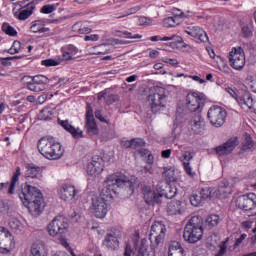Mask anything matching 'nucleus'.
Here are the masks:
<instances>
[{
	"instance_id": "40",
	"label": "nucleus",
	"mask_w": 256,
	"mask_h": 256,
	"mask_svg": "<svg viewBox=\"0 0 256 256\" xmlns=\"http://www.w3.org/2000/svg\"><path fill=\"white\" fill-rule=\"evenodd\" d=\"M33 83H36V85H40L45 89V85L49 83V78H47L45 75H36L32 78Z\"/></svg>"
},
{
	"instance_id": "52",
	"label": "nucleus",
	"mask_w": 256,
	"mask_h": 256,
	"mask_svg": "<svg viewBox=\"0 0 256 256\" xmlns=\"http://www.w3.org/2000/svg\"><path fill=\"white\" fill-rule=\"evenodd\" d=\"M120 37H124L125 39H142L143 38L141 34H133L128 31L122 32V34H120Z\"/></svg>"
},
{
	"instance_id": "13",
	"label": "nucleus",
	"mask_w": 256,
	"mask_h": 256,
	"mask_svg": "<svg viewBox=\"0 0 256 256\" xmlns=\"http://www.w3.org/2000/svg\"><path fill=\"white\" fill-rule=\"evenodd\" d=\"M225 91L226 93H229L233 99H235V101L238 103V105H240V107H242V109H245V107H247V109H251L253 107V97L251 94L238 96L237 92H235V90H233L231 87L226 88Z\"/></svg>"
},
{
	"instance_id": "2",
	"label": "nucleus",
	"mask_w": 256,
	"mask_h": 256,
	"mask_svg": "<svg viewBox=\"0 0 256 256\" xmlns=\"http://www.w3.org/2000/svg\"><path fill=\"white\" fill-rule=\"evenodd\" d=\"M125 187H128L130 191H133V182L123 173L117 172L108 176L101 195L93 196L91 199L92 202L89 208L90 213H92L96 219H105L109 212L107 199H113V195H117V190L125 189Z\"/></svg>"
},
{
	"instance_id": "44",
	"label": "nucleus",
	"mask_w": 256,
	"mask_h": 256,
	"mask_svg": "<svg viewBox=\"0 0 256 256\" xmlns=\"http://www.w3.org/2000/svg\"><path fill=\"white\" fill-rule=\"evenodd\" d=\"M203 201L204 200L201 198V194L193 193L190 196V203L193 205V207H199Z\"/></svg>"
},
{
	"instance_id": "50",
	"label": "nucleus",
	"mask_w": 256,
	"mask_h": 256,
	"mask_svg": "<svg viewBox=\"0 0 256 256\" xmlns=\"http://www.w3.org/2000/svg\"><path fill=\"white\" fill-rule=\"evenodd\" d=\"M180 161L182 165L185 163H191V161H193V154L190 151L184 152L183 155L180 157Z\"/></svg>"
},
{
	"instance_id": "25",
	"label": "nucleus",
	"mask_w": 256,
	"mask_h": 256,
	"mask_svg": "<svg viewBox=\"0 0 256 256\" xmlns=\"http://www.w3.org/2000/svg\"><path fill=\"white\" fill-rule=\"evenodd\" d=\"M46 21L44 19L34 20L31 23L30 31L31 33H48V31H51L50 28H47Z\"/></svg>"
},
{
	"instance_id": "31",
	"label": "nucleus",
	"mask_w": 256,
	"mask_h": 256,
	"mask_svg": "<svg viewBox=\"0 0 256 256\" xmlns=\"http://www.w3.org/2000/svg\"><path fill=\"white\" fill-rule=\"evenodd\" d=\"M85 127L88 135H99V127L95 119L86 120Z\"/></svg>"
},
{
	"instance_id": "35",
	"label": "nucleus",
	"mask_w": 256,
	"mask_h": 256,
	"mask_svg": "<svg viewBox=\"0 0 256 256\" xmlns=\"http://www.w3.org/2000/svg\"><path fill=\"white\" fill-rule=\"evenodd\" d=\"M167 212L170 215L181 214V201H172L168 204Z\"/></svg>"
},
{
	"instance_id": "42",
	"label": "nucleus",
	"mask_w": 256,
	"mask_h": 256,
	"mask_svg": "<svg viewBox=\"0 0 256 256\" xmlns=\"http://www.w3.org/2000/svg\"><path fill=\"white\" fill-rule=\"evenodd\" d=\"M63 60L61 59H45L41 61V65L44 67H57Z\"/></svg>"
},
{
	"instance_id": "23",
	"label": "nucleus",
	"mask_w": 256,
	"mask_h": 256,
	"mask_svg": "<svg viewBox=\"0 0 256 256\" xmlns=\"http://www.w3.org/2000/svg\"><path fill=\"white\" fill-rule=\"evenodd\" d=\"M61 53L64 61H72L75 55L79 53V49L72 44L65 45L61 48Z\"/></svg>"
},
{
	"instance_id": "43",
	"label": "nucleus",
	"mask_w": 256,
	"mask_h": 256,
	"mask_svg": "<svg viewBox=\"0 0 256 256\" xmlns=\"http://www.w3.org/2000/svg\"><path fill=\"white\" fill-rule=\"evenodd\" d=\"M95 55H107L109 53V45L101 44L94 47Z\"/></svg>"
},
{
	"instance_id": "56",
	"label": "nucleus",
	"mask_w": 256,
	"mask_h": 256,
	"mask_svg": "<svg viewBox=\"0 0 256 256\" xmlns=\"http://www.w3.org/2000/svg\"><path fill=\"white\" fill-rule=\"evenodd\" d=\"M183 167L184 171L189 175V177H193V175H195V172H193V167H191V162H184Z\"/></svg>"
},
{
	"instance_id": "26",
	"label": "nucleus",
	"mask_w": 256,
	"mask_h": 256,
	"mask_svg": "<svg viewBox=\"0 0 256 256\" xmlns=\"http://www.w3.org/2000/svg\"><path fill=\"white\" fill-rule=\"evenodd\" d=\"M33 11H35V3L31 2L27 4L19 13V21H27V19L33 15Z\"/></svg>"
},
{
	"instance_id": "64",
	"label": "nucleus",
	"mask_w": 256,
	"mask_h": 256,
	"mask_svg": "<svg viewBox=\"0 0 256 256\" xmlns=\"http://www.w3.org/2000/svg\"><path fill=\"white\" fill-rule=\"evenodd\" d=\"M84 41H99V35L91 34L84 37Z\"/></svg>"
},
{
	"instance_id": "51",
	"label": "nucleus",
	"mask_w": 256,
	"mask_h": 256,
	"mask_svg": "<svg viewBox=\"0 0 256 256\" xmlns=\"http://www.w3.org/2000/svg\"><path fill=\"white\" fill-rule=\"evenodd\" d=\"M139 155H141V157H147L148 163H153L154 158L151 155V151H149V149H145V148L140 149Z\"/></svg>"
},
{
	"instance_id": "5",
	"label": "nucleus",
	"mask_w": 256,
	"mask_h": 256,
	"mask_svg": "<svg viewBox=\"0 0 256 256\" xmlns=\"http://www.w3.org/2000/svg\"><path fill=\"white\" fill-rule=\"evenodd\" d=\"M148 101L151 106L152 113H161L167 107V95L165 88H157L154 93L148 96Z\"/></svg>"
},
{
	"instance_id": "29",
	"label": "nucleus",
	"mask_w": 256,
	"mask_h": 256,
	"mask_svg": "<svg viewBox=\"0 0 256 256\" xmlns=\"http://www.w3.org/2000/svg\"><path fill=\"white\" fill-rule=\"evenodd\" d=\"M55 117V112L51 108H44L38 114L40 121H51Z\"/></svg>"
},
{
	"instance_id": "17",
	"label": "nucleus",
	"mask_w": 256,
	"mask_h": 256,
	"mask_svg": "<svg viewBox=\"0 0 256 256\" xmlns=\"http://www.w3.org/2000/svg\"><path fill=\"white\" fill-rule=\"evenodd\" d=\"M185 33L190 35V37H194L201 41V43H207L209 41V36H207V32L203 30V28L199 26H189L185 29Z\"/></svg>"
},
{
	"instance_id": "3",
	"label": "nucleus",
	"mask_w": 256,
	"mask_h": 256,
	"mask_svg": "<svg viewBox=\"0 0 256 256\" xmlns=\"http://www.w3.org/2000/svg\"><path fill=\"white\" fill-rule=\"evenodd\" d=\"M37 148L43 157L50 160L61 159L65 153L63 146L52 138H41L38 141Z\"/></svg>"
},
{
	"instance_id": "45",
	"label": "nucleus",
	"mask_w": 256,
	"mask_h": 256,
	"mask_svg": "<svg viewBox=\"0 0 256 256\" xmlns=\"http://www.w3.org/2000/svg\"><path fill=\"white\" fill-rule=\"evenodd\" d=\"M139 239H141V236L139 234V231H136L132 238V241L134 243V247H135L136 251H138V253H139V251H147V248H145L143 246L139 247Z\"/></svg>"
},
{
	"instance_id": "38",
	"label": "nucleus",
	"mask_w": 256,
	"mask_h": 256,
	"mask_svg": "<svg viewBox=\"0 0 256 256\" xmlns=\"http://www.w3.org/2000/svg\"><path fill=\"white\" fill-rule=\"evenodd\" d=\"M163 176L170 183H173V181H177V179L175 178V168L173 167L164 168Z\"/></svg>"
},
{
	"instance_id": "33",
	"label": "nucleus",
	"mask_w": 256,
	"mask_h": 256,
	"mask_svg": "<svg viewBox=\"0 0 256 256\" xmlns=\"http://www.w3.org/2000/svg\"><path fill=\"white\" fill-rule=\"evenodd\" d=\"M164 27H177L181 25V18L177 15L167 17L163 20Z\"/></svg>"
},
{
	"instance_id": "20",
	"label": "nucleus",
	"mask_w": 256,
	"mask_h": 256,
	"mask_svg": "<svg viewBox=\"0 0 256 256\" xmlns=\"http://www.w3.org/2000/svg\"><path fill=\"white\" fill-rule=\"evenodd\" d=\"M144 195V201L147 205H154V203H161V193L151 190L150 187H144L142 189Z\"/></svg>"
},
{
	"instance_id": "8",
	"label": "nucleus",
	"mask_w": 256,
	"mask_h": 256,
	"mask_svg": "<svg viewBox=\"0 0 256 256\" xmlns=\"http://www.w3.org/2000/svg\"><path fill=\"white\" fill-rule=\"evenodd\" d=\"M205 103V94L194 91L187 94L185 98L186 109L191 113H196V111H201V107H203Z\"/></svg>"
},
{
	"instance_id": "27",
	"label": "nucleus",
	"mask_w": 256,
	"mask_h": 256,
	"mask_svg": "<svg viewBox=\"0 0 256 256\" xmlns=\"http://www.w3.org/2000/svg\"><path fill=\"white\" fill-rule=\"evenodd\" d=\"M8 225L10 229L14 231V233H21L22 231H25V225L22 224L21 220H19L18 218H10Z\"/></svg>"
},
{
	"instance_id": "55",
	"label": "nucleus",
	"mask_w": 256,
	"mask_h": 256,
	"mask_svg": "<svg viewBox=\"0 0 256 256\" xmlns=\"http://www.w3.org/2000/svg\"><path fill=\"white\" fill-rule=\"evenodd\" d=\"M241 32L243 37H251L253 35V31L248 25H242Z\"/></svg>"
},
{
	"instance_id": "61",
	"label": "nucleus",
	"mask_w": 256,
	"mask_h": 256,
	"mask_svg": "<svg viewBox=\"0 0 256 256\" xmlns=\"http://www.w3.org/2000/svg\"><path fill=\"white\" fill-rule=\"evenodd\" d=\"M13 59H19V57L17 56H13V57H7V58H1V65H4L5 67H7V65H11V62L9 61H13Z\"/></svg>"
},
{
	"instance_id": "10",
	"label": "nucleus",
	"mask_w": 256,
	"mask_h": 256,
	"mask_svg": "<svg viewBox=\"0 0 256 256\" xmlns=\"http://www.w3.org/2000/svg\"><path fill=\"white\" fill-rule=\"evenodd\" d=\"M207 117L213 127H222L227 119V111L220 106H212L208 110Z\"/></svg>"
},
{
	"instance_id": "21",
	"label": "nucleus",
	"mask_w": 256,
	"mask_h": 256,
	"mask_svg": "<svg viewBox=\"0 0 256 256\" xmlns=\"http://www.w3.org/2000/svg\"><path fill=\"white\" fill-rule=\"evenodd\" d=\"M232 192L233 189H231L229 182L224 180L219 183L217 189L214 188V197H217L218 199H225V197H227V195H231Z\"/></svg>"
},
{
	"instance_id": "15",
	"label": "nucleus",
	"mask_w": 256,
	"mask_h": 256,
	"mask_svg": "<svg viewBox=\"0 0 256 256\" xmlns=\"http://www.w3.org/2000/svg\"><path fill=\"white\" fill-rule=\"evenodd\" d=\"M237 145H239V139L237 137H232L223 145L215 148L216 155H218L219 157L229 155L230 153H233Z\"/></svg>"
},
{
	"instance_id": "60",
	"label": "nucleus",
	"mask_w": 256,
	"mask_h": 256,
	"mask_svg": "<svg viewBox=\"0 0 256 256\" xmlns=\"http://www.w3.org/2000/svg\"><path fill=\"white\" fill-rule=\"evenodd\" d=\"M139 23H140V25L149 26L153 23V19L142 16L139 18Z\"/></svg>"
},
{
	"instance_id": "1",
	"label": "nucleus",
	"mask_w": 256,
	"mask_h": 256,
	"mask_svg": "<svg viewBox=\"0 0 256 256\" xmlns=\"http://www.w3.org/2000/svg\"><path fill=\"white\" fill-rule=\"evenodd\" d=\"M43 177V169L35 164L26 166L25 178L26 182L22 184L19 197L22 203L27 207L31 215H41L45 205H43V194L33 185H37Z\"/></svg>"
},
{
	"instance_id": "46",
	"label": "nucleus",
	"mask_w": 256,
	"mask_h": 256,
	"mask_svg": "<svg viewBox=\"0 0 256 256\" xmlns=\"http://www.w3.org/2000/svg\"><path fill=\"white\" fill-rule=\"evenodd\" d=\"M28 89L30 91H34L35 93H41V91H45V88L43 86H40V84L33 82V80L28 83Z\"/></svg>"
},
{
	"instance_id": "30",
	"label": "nucleus",
	"mask_w": 256,
	"mask_h": 256,
	"mask_svg": "<svg viewBox=\"0 0 256 256\" xmlns=\"http://www.w3.org/2000/svg\"><path fill=\"white\" fill-rule=\"evenodd\" d=\"M150 41H153V42H157V41H174L175 43H181V41H183V38H181V36L179 35H172V36H164V37H161V36H152L150 38Z\"/></svg>"
},
{
	"instance_id": "48",
	"label": "nucleus",
	"mask_w": 256,
	"mask_h": 256,
	"mask_svg": "<svg viewBox=\"0 0 256 256\" xmlns=\"http://www.w3.org/2000/svg\"><path fill=\"white\" fill-rule=\"evenodd\" d=\"M206 223L210 225L211 227H216V225H219V215L212 214L207 217Z\"/></svg>"
},
{
	"instance_id": "6",
	"label": "nucleus",
	"mask_w": 256,
	"mask_h": 256,
	"mask_svg": "<svg viewBox=\"0 0 256 256\" xmlns=\"http://www.w3.org/2000/svg\"><path fill=\"white\" fill-rule=\"evenodd\" d=\"M229 65L235 71H243L245 68V50L241 47H233L228 55Z\"/></svg>"
},
{
	"instance_id": "22",
	"label": "nucleus",
	"mask_w": 256,
	"mask_h": 256,
	"mask_svg": "<svg viewBox=\"0 0 256 256\" xmlns=\"http://www.w3.org/2000/svg\"><path fill=\"white\" fill-rule=\"evenodd\" d=\"M256 149L255 141L251 135L246 134L240 145V153H253Z\"/></svg>"
},
{
	"instance_id": "58",
	"label": "nucleus",
	"mask_w": 256,
	"mask_h": 256,
	"mask_svg": "<svg viewBox=\"0 0 256 256\" xmlns=\"http://www.w3.org/2000/svg\"><path fill=\"white\" fill-rule=\"evenodd\" d=\"M225 253H227V240L220 244V250L215 256H223Z\"/></svg>"
},
{
	"instance_id": "36",
	"label": "nucleus",
	"mask_w": 256,
	"mask_h": 256,
	"mask_svg": "<svg viewBox=\"0 0 256 256\" xmlns=\"http://www.w3.org/2000/svg\"><path fill=\"white\" fill-rule=\"evenodd\" d=\"M29 256H46L43 253V244L37 242L33 243L30 248Z\"/></svg>"
},
{
	"instance_id": "53",
	"label": "nucleus",
	"mask_w": 256,
	"mask_h": 256,
	"mask_svg": "<svg viewBox=\"0 0 256 256\" xmlns=\"http://www.w3.org/2000/svg\"><path fill=\"white\" fill-rule=\"evenodd\" d=\"M139 147H145V140L141 138H133L132 149H139Z\"/></svg>"
},
{
	"instance_id": "47",
	"label": "nucleus",
	"mask_w": 256,
	"mask_h": 256,
	"mask_svg": "<svg viewBox=\"0 0 256 256\" xmlns=\"http://www.w3.org/2000/svg\"><path fill=\"white\" fill-rule=\"evenodd\" d=\"M21 51V42L20 41H14L11 48L8 50V53L10 55H17Z\"/></svg>"
},
{
	"instance_id": "19",
	"label": "nucleus",
	"mask_w": 256,
	"mask_h": 256,
	"mask_svg": "<svg viewBox=\"0 0 256 256\" xmlns=\"http://www.w3.org/2000/svg\"><path fill=\"white\" fill-rule=\"evenodd\" d=\"M58 124L60 127L64 128L65 131L70 133L74 139L83 138V130L75 128V126L71 125V122H69V120H61L60 118H58Z\"/></svg>"
},
{
	"instance_id": "32",
	"label": "nucleus",
	"mask_w": 256,
	"mask_h": 256,
	"mask_svg": "<svg viewBox=\"0 0 256 256\" xmlns=\"http://www.w3.org/2000/svg\"><path fill=\"white\" fill-rule=\"evenodd\" d=\"M203 118L201 115H196L191 121H190V127L194 133H199V129L203 127L204 125Z\"/></svg>"
},
{
	"instance_id": "37",
	"label": "nucleus",
	"mask_w": 256,
	"mask_h": 256,
	"mask_svg": "<svg viewBox=\"0 0 256 256\" xmlns=\"http://www.w3.org/2000/svg\"><path fill=\"white\" fill-rule=\"evenodd\" d=\"M199 194L202 201H207V199H213L215 197L214 188L211 187L202 188Z\"/></svg>"
},
{
	"instance_id": "62",
	"label": "nucleus",
	"mask_w": 256,
	"mask_h": 256,
	"mask_svg": "<svg viewBox=\"0 0 256 256\" xmlns=\"http://www.w3.org/2000/svg\"><path fill=\"white\" fill-rule=\"evenodd\" d=\"M219 69L222 73H225V75L231 74V67H229V65H227V64L220 65Z\"/></svg>"
},
{
	"instance_id": "57",
	"label": "nucleus",
	"mask_w": 256,
	"mask_h": 256,
	"mask_svg": "<svg viewBox=\"0 0 256 256\" xmlns=\"http://www.w3.org/2000/svg\"><path fill=\"white\" fill-rule=\"evenodd\" d=\"M95 119V116L93 115V108L91 107V104H87L86 107V121Z\"/></svg>"
},
{
	"instance_id": "39",
	"label": "nucleus",
	"mask_w": 256,
	"mask_h": 256,
	"mask_svg": "<svg viewBox=\"0 0 256 256\" xmlns=\"http://www.w3.org/2000/svg\"><path fill=\"white\" fill-rule=\"evenodd\" d=\"M2 31L6 35H9V37H17V30L9 23H3Z\"/></svg>"
},
{
	"instance_id": "12",
	"label": "nucleus",
	"mask_w": 256,
	"mask_h": 256,
	"mask_svg": "<svg viewBox=\"0 0 256 256\" xmlns=\"http://www.w3.org/2000/svg\"><path fill=\"white\" fill-rule=\"evenodd\" d=\"M236 205L243 211H252L256 206V194L249 193L239 196L236 200Z\"/></svg>"
},
{
	"instance_id": "59",
	"label": "nucleus",
	"mask_w": 256,
	"mask_h": 256,
	"mask_svg": "<svg viewBox=\"0 0 256 256\" xmlns=\"http://www.w3.org/2000/svg\"><path fill=\"white\" fill-rule=\"evenodd\" d=\"M118 99L119 97L115 94L106 95V104L113 105V103H115V101H117Z\"/></svg>"
},
{
	"instance_id": "16",
	"label": "nucleus",
	"mask_w": 256,
	"mask_h": 256,
	"mask_svg": "<svg viewBox=\"0 0 256 256\" xmlns=\"http://www.w3.org/2000/svg\"><path fill=\"white\" fill-rule=\"evenodd\" d=\"M62 201H73L77 197L79 190L71 184H64L58 191Z\"/></svg>"
},
{
	"instance_id": "34",
	"label": "nucleus",
	"mask_w": 256,
	"mask_h": 256,
	"mask_svg": "<svg viewBox=\"0 0 256 256\" xmlns=\"http://www.w3.org/2000/svg\"><path fill=\"white\" fill-rule=\"evenodd\" d=\"M74 33H80V35H87L91 33L92 29L88 26L83 25L81 22H77L72 26Z\"/></svg>"
},
{
	"instance_id": "63",
	"label": "nucleus",
	"mask_w": 256,
	"mask_h": 256,
	"mask_svg": "<svg viewBox=\"0 0 256 256\" xmlns=\"http://www.w3.org/2000/svg\"><path fill=\"white\" fill-rule=\"evenodd\" d=\"M162 61L163 63H167L168 65H172L173 67H175V65H179V61L173 58H163Z\"/></svg>"
},
{
	"instance_id": "9",
	"label": "nucleus",
	"mask_w": 256,
	"mask_h": 256,
	"mask_svg": "<svg viewBox=\"0 0 256 256\" xmlns=\"http://www.w3.org/2000/svg\"><path fill=\"white\" fill-rule=\"evenodd\" d=\"M165 233L167 228L162 221H155L151 226L150 241H152L153 249H156L158 245H161L165 239Z\"/></svg>"
},
{
	"instance_id": "4",
	"label": "nucleus",
	"mask_w": 256,
	"mask_h": 256,
	"mask_svg": "<svg viewBox=\"0 0 256 256\" xmlns=\"http://www.w3.org/2000/svg\"><path fill=\"white\" fill-rule=\"evenodd\" d=\"M203 237V218L193 216L184 228L183 238L188 243H197Z\"/></svg>"
},
{
	"instance_id": "14",
	"label": "nucleus",
	"mask_w": 256,
	"mask_h": 256,
	"mask_svg": "<svg viewBox=\"0 0 256 256\" xmlns=\"http://www.w3.org/2000/svg\"><path fill=\"white\" fill-rule=\"evenodd\" d=\"M105 168V161L102 157L94 156L92 160L87 165V173L90 176H97L103 173V169Z\"/></svg>"
},
{
	"instance_id": "54",
	"label": "nucleus",
	"mask_w": 256,
	"mask_h": 256,
	"mask_svg": "<svg viewBox=\"0 0 256 256\" xmlns=\"http://www.w3.org/2000/svg\"><path fill=\"white\" fill-rule=\"evenodd\" d=\"M55 9H57L55 7V5H44L41 8V13H43L44 15H49L50 13H53V11H55Z\"/></svg>"
},
{
	"instance_id": "18",
	"label": "nucleus",
	"mask_w": 256,
	"mask_h": 256,
	"mask_svg": "<svg viewBox=\"0 0 256 256\" xmlns=\"http://www.w3.org/2000/svg\"><path fill=\"white\" fill-rule=\"evenodd\" d=\"M156 189L158 193H160L161 199L162 197H165L166 199H173V197L177 195V187L171 184L159 182Z\"/></svg>"
},
{
	"instance_id": "28",
	"label": "nucleus",
	"mask_w": 256,
	"mask_h": 256,
	"mask_svg": "<svg viewBox=\"0 0 256 256\" xmlns=\"http://www.w3.org/2000/svg\"><path fill=\"white\" fill-rule=\"evenodd\" d=\"M103 245L107 247V249H112V251H115V249L119 247V240H117V237L113 236L112 234H108L103 241Z\"/></svg>"
},
{
	"instance_id": "11",
	"label": "nucleus",
	"mask_w": 256,
	"mask_h": 256,
	"mask_svg": "<svg viewBox=\"0 0 256 256\" xmlns=\"http://www.w3.org/2000/svg\"><path fill=\"white\" fill-rule=\"evenodd\" d=\"M15 247L11 232L3 226L0 227V253L7 255Z\"/></svg>"
},
{
	"instance_id": "49",
	"label": "nucleus",
	"mask_w": 256,
	"mask_h": 256,
	"mask_svg": "<svg viewBox=\"0 0 256 256\" xmlns=\"http://www.w3.org/2000/svg\"><path fill=\"white\" fill-rule=\"evenodd\" d=\"M246 81H247L251 91H253V93H256V76L249 75V76H247Z\"/></svg>"
},
{
	"instance_id": "41",
	"label": "nucleus",
	"mask_w": 256,
	"mask_h": 256,
	"mask_svg": "<svg viewBox=\"0 0 256 256\" xmlns=\"http://www.w3.org/2000/svg\"><path fill=\"white\" fill-rule=\"evenodd\" d=\"M179 250H183L181 244L179 242H172L169 246L168 256H174L175 254L179 253Z\"/></svg>"
},
{
	"instance_id": "7",
	"label": "nucleus",
	"mask_w": 256,
	"mask_h": 256,
	"mask_svg": "<svg viewBox=\"0 0 256 256\" xmlns=\"http://www.w3.org/2000/svg\"><path fill=\"white\" fill-rule=\"evenodd\" d=\"M69 230V222L65 216L55 217L47 227L50 237H57V235H63Z\"/></svg>"
},
{
	"instance_id": "24",
	"label": "nucleus",
	"mask_w": 256,
	"mask_h": 256,
	"mask_svg": "<svg viewBox=\"0 0 256 256\" xmlns=\"http://www.w3.org/2000/svg\"><path fill=\"white\" fill-rule=\"evenodd\" d=\"M19 177H21V167H17L13 173L10 183L8 182V195H15V189L19 185Z\"/></svg>"
}]
</instances>
